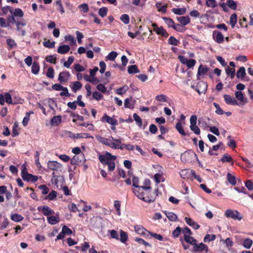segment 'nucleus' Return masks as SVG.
I'll return each mask as SVG.
<instances>
[{
    "mask_svg": "<svg viewBox=\"0 0 253 253\" xmlns=\"http://www.w3.org/2000/svg\"><path fill=\"white\" fill-rule=\"evenodd\" d=\"M97 140L104 145L108 146L113 149L123 150L127 148V144L122 143L121 139L115 138L111 136L109 138L103 137L100 135L96 136Z\"/></svg>",
    "mask_w": 253,
    "mask_h": 253,
    "instance_id": "obj_1",
    "label": "nucleus"
},
{
    "mask_svg": "<svg viewBox=\"0 0 253 253\" xmlns=\"http://www.w3.org/2000/svg\"><path fill=\"white\" fill-rule=\"evenodd\" d=\"M116 159L115 156L112 155L109 152H106L105 155H100L99 160L102 165L107 166L109 171H113L115 168V160Z\"/></svg>",
    "mask_w": 253,
    "mask_h": 253,
    "instance_id": "obj_2",
    "label": "nucleus"
},
{
    "mask_svg": "<svg viewBox=\"0 0 253 253\" xmlns=\"http://www.w3.org/2000/svg\"><path fill=\"white\" fill-rule=\"evenodd\" d=\"M21 177L24 180L27 181H31L35 182L38 180V176L33 175L32 174L28 173L27 170L26 166L25 164H23L21 166Z\"/></svg>",
    "mask_w": 253,
    "mask_h": 253,
    "instance_id": "obj_3",
    "label": "nucleus"
},
{
    "mask_svg": "<svg viewBox=\"0 0 253 253\" xmlns=\"http://www.w3.org/2000/svg\"><path fill=\"white\" fill-rule=\"evenodd\" d=\"M225 215L227 218L239 221L243 218L242 215L237 210L228 209L225 212Z\"/></svg>",
    "mask_w": 253,
    "mask_h": 253,
    "instance_id": "obj_4",
    "label": "nucleus"
},
{
    "mask_svg": "<svg viewBox=\"0 0 253 253\" xmlns=\"http://www.w3.org/2000/svg\"><path fill=\"white\" fill-rule=\"evenodd\" d=\"M197 117L196 115H192L190 118V128L196 135L200 134V129L197 126Z\"/></svg>",
    "mask_w": 253,
    "mask_h": 253,
    "instance_id": "obj_5",
    "label": "nucleus"
},
{
    "mask_svg": "<svg viewBox=\"0 0 253 253\" xmlns=\"http://www.w3.org/2000/svg\"><path fill=\"white\" fill-rule=\"evenodd\" d=\"M208 251V247L202 243L199 244L196 243L194 245L193 250H192L193 253H207Z\"/></svg>",
    "mask_w": 253,
    "mask_h": 253,
    "instance_id": "obj_6",
    "label": "nucleus"
},
{
    "mask_svg": "<svg viewBox=\"0 0 253 253\" xmlns=\"http://www.w3.org/2000/svg\"><path fill=\"white\" fill-rule=\"evenodd\" d=\"M137 194V198L143 201L150 203L155 201L156 197L158 195V194L157 193H151L149 195H142L140 194Z\"/></svg>",
    "mask_w": 253,
    "mask_h": 253,
    "instance_id": "obj_7",
    "label": "nucleus"
},
{
    "mask_svg": "<svg viewBox=\"0 0 253 253\" xmlns=\"http://www.w3.org/2000/svg\"><path fill=\"white\" fill-rule=\"evenodd\" d=\"M47 165L48 169L54 171L58 170L62 168V165L57 161H48Z\"/></svg>",
    "mask_w": 253,
    "mask_h": 253,
    "instance_id": "obj_8",
    "label": "nucleus"
},
{
    "mask_svg": "<svg viewBox=\"0 0 253 253\" xmlns=\"http://www.w3.org/2000/svg\"><path fill=\"white\" fill-rule=\"evenodd\" d=\"M193 174H194V170L189 169H182L179 172L181 177L184 179L191 178Z\"/></svg>",
    "mask_w": 253,
    "mask_h": 253,
    "instance_id": "obj_9",
    "label": "nucleus"
},
{
    "mask_svg": "<svg viewBox=\"0 0 253 253\" xmlns=\"http://www.w3.org/2000/svg\"><path fill=\"white\" fill-rule=\"evenodd\" d=\"M152 26L153 27V31L156 32L157 34L161 35L165 37L168 36V34L162 27H159L155 23H153Z\"/></svg>",
    "mask_w": 253,
    "mask_h": 253,
    "instance_id": "obj_10",
    "label": "nucleus"
},
{
    "mask_svg": "<svg viewBox=\"0 0 253 253\" xmlns=\"http://www.w3.org/2000/svg\"><path fill=\"white\" fill-rule=\"evenodd\" d=\"M38 210L39 211H42L44 215L47 216H48L49 215L53 214L54 213V211L51 210L47 206L39 207L38 208Z\"/></svg>",
    "mask_w": 253,
    "mask_h": 253,
    "instance_id": "obj_11",
    "label": "nucleus"
},
{
    "mask_svg": "<svg viewBox=\"0 0 253 253\" xmlns=\"http://www.w3.org/2000/svg\"><path fill=\"white\" fill-rule=\"evenodd\" d=\"M85 161L84 156L83 154L75 155L71 160V164L73 165H79Z\"/></svg>",
    "mask_w": 253,
    "mask_h": 253,
    "instance_id": "obj_12",
    "label": "nucleus"
},
{
    "mask_svg": "<svg viewBox=\"0 0 253 253\" xmlns=\"http://www.w3.org/2000/svg\"><path fill=\"white\" fill-rule=\"evenodd\" d=\"M70 76V73L68 71L62 72L59 74L58 80L60 83L66 82L69 79Z\"/></svg>",
    "mask_w": 253,
    "mask_h": 253,
    "instance_id": "obj_13",
    "label": "nucleus"
},
{
    "mask_svg": "<svg viewBox=\"0 0 253 253\" xmlns=\"http://www.w3.org/2000/svg\"><path fill=\"white\" fill-rule=\"evenodd\" d=\"M69 136L72 138L79 139L88 138L91 137L88 133H73L71 132H69Z\"/></svg>",
    "mask_w": 253,
    "mask_h": 253,
    "instance_id": "obj_14",
    "label": "nucleus"
},
{
    "mask_svg": "<svg viewBox=\"0 0 253 253\" xmlns=\"http://www.w3.org/2000/svg\"><path fill=\"white\" fill-rule=\"evenodd\" d=\"M151 187L150 186H139L138 189H135L133 190V192L134 195L137 197V194H140L142 195H145L146 193L144 192V191H147L148 190L150 189Z\"/></svg>",
    "mask_w": 253,
    "mask_h": 253,
    "instance_id": "obj_15",
    "label": "nucleus"
},
{
    "mask_svg": "<svg viewBox=\"0 0 253 253\" xmlns=\"http://www.w3.org/2000/svg\"><path fill=\"white\" fill-rule=\"evenodd\" d=\"M213 38L214 41L218 43H222L223 42V35L220 32L214 31L213 33Z\"/></svg>",
    "mask_w": 253,
    "mask_h": 253,
    "instance_id": "obj_16",
    "label": "nucleus"
},
{
    "mask_svg": "<svg viewBox=\"0 0 253 253\" xmlns=\"http://www.w3.org/2000/svg\"><path fill=\"white\" fill-rule=\"evenodd\" d=\"M223 97L225 102L227 104L232 105H238L237 101L234 97H231V96L227 94L224 95Z\"/></svg>",
    "mask_w": 253,
    "mask_h": 253,
    "instance_id": "obj_17",
    "label": "nucleus"
},
{
    "mask_svg": "<svg viewBox=\"0 0 253 253\" xmlns=\"http://www.w3.org/2000/svg\"><path fill=\"white\" fill-rule=\"evenodd\" d=\"M47 220L49 223L51 225H54L58 223L60 221V217L58 214L56 215L48 216L47 217Z\"/></svg>",
    "mask_w": 253,
    "mask_h": 253,
    "instance_id": "obj_18",
    "label": "nucleus"
},
{
    "mask_svg": "<svg viewBox=\"0 0 253 253\" xmlns=\"http://www.w3.org/2000/svg\"><path fill=\"white\" fill-rule=\"evenodd\" d=\"M102 121H106L108 124L113 126H115L118 124L117 121L116 119L112 117H110V116H108L106 114L103 116V117L102 118Z\"/></svg>",
    "mask_w": 253,
    "mask_h": 253,
    "instance_id": "obj_19",
    "label": "nucleus"
},
{
    "mask_svg": "<svg viewBox=\"0 0 253 253\" xmlns=\"http://www.w3.org/2000/svg\"><path fill=\"white\" fill-rule=\"evenodd\" d=\"M209 71V68L203 65H200L198 69L197 77L205 75Z\"/></svg>",
    "mask_w": 253,
    "mask_h": 253,
    "instance_id": "obj_20",
    "label": "nucleus"
},
{
    "mask_svg": "<svg viewBox=\"0 0 253 253\" xmlns=\"http://www.w3.org/2000/svg\"><path fill=\"white\" fill-rule=\"evenodd\" d=\"M135 231L138 234L146 236H148V233H149V231H147L143 227L140 225L135 226Z\"/></svg>",
    "mask_w": 253,
    "mask_h": 253,
    "instance_id": "obj_21",
    "label": "nucleus"
},
{
    "mask_svg": "<svg viewBox=\"0 0 253 253\" xmlns=\"http://www.w3.org/2000/svg\"><path fill=\"white\" fill-rule=\"evenodd\" d=\"M185 221L189 226L192 227L195 229H197L200 227V226L190 218L185 217Z\"/></svg>",
    "mask_w": 253,
    "mask_h": 253,
    "instance_id": "obj_22",
    "label": "nucleus"
},
{
    "mask_svg": "<svg viewBox=\"0 0 253 253\" xmlns=\"http://www.w3.org/2000/svg\"><path fill=\"white\" fill-rule=\"evenodd\" d=\"M70 49V47L69 45L64 44L59 46L57 52L60 54H63L68 52Z\"/></svg>",
    "mask_w": 253,
    "mask_h": 253,
    "instance_id": "obj_23",
    "label": "nucleus"
},
{
    "mask_svg": "<svg viewBox=\"0 0 253 253\" xmlns=\"http://www.w3.org/2000/svg\"><path fill=\"white\" fill-rule=\"evenodd\" d=\"M70 86L72 88V91L76 92L77 90L82 88V84L80 82L77 81L72 83Z\"/></svg>",
    "mask_w": 253,
    "mask_h": 253,
    "instance_id": "obj_24",
    "label": "nucleus"
},
{
    "mask_svg": "<svg viewBox=\"0 0 253 253\" xmlns=\"http://www.w3.org/2000/svg\"><path fill=\"white\" fill-rule=\"evenodd\" d=\"M134 101L130 98H126L124 102V106L126 108L132 109L134 107Z\"/></svg>",
    "mask_w": 253,
    "mask_h": 253,
    "instance_id": "obj_25",
    "label": "nucleus"
},
{
    "mask_svg": "<svg viewBox=\"0 0 253 253\" xmlns=\"http://www.w3.org/2000/svg\"><path fill=\"white\" fill-rule=\"evenodd\" d=\"M253 244V241L252 239L246 238L243 240L242 245L245 248L249 249L251 248Z\"/></svg>",
    "mask_w": 253,
    "mask_h": 253,
    "instance_id": "obj_26",
    "label": "nucleus"
},
{
    "mask_svg": "<svg viewBox=\"0 0 253 253\" xmlns=\"http://www.w3.org/2000/svg\"><path fill=\"white\" fill-rule=\"evenodd\" d=\"M164 213L169 220L175 221L177 220V216L174 213L167 211H165Z\"/></svg>",
    "mask_w": 253,
    "mask_h": 253,
    "instance_id": "obj_27",
    "label": "nucleus"
},
{
    "mask_svg": "<svg viewBox=\"0 0 253 253\" xmlns=\"http://www.w3.org/2000/svg\"><path fill=\"white\" fill-rule=\"evenodd\" d=\"M177 20L180 24L184 26L190 22V18L188 16L179 17L177 18Z\"/></svg>",
    "mask_w": 253,
    "mask_h": 253,
    "instance_id": "obj_28",
    "label": "nucleus"
},
{
    "mask_svg": "<svg viewBox=\"0 0 253 253\" xmlns=\"http://www.w3.org/2000/svg\"><path fill=\"white\" fill-rule=\"evenodd\" d=\"M11 14L16 17H23L24 16V13L20 8H15L14 10L12 9V13Z\"/></svg>",
    "mask_w": 253,
    "mask_h": 253,
    "instance_id": "obj_29",
    "label": "nucleus"
},
{
    "mask_svg": "<svg viewBox=\"0 0 253 253\" xmlns=\"http://www.w3.org/2000/svg\"><path fill=\"white\" fill-rule=\"evenodd\" d=\"M5 102L8 104H13V97L12 93L10 94L9 92H6L4 94Z\"/></svg>",
    "mask_w": 253,
    "mask_h": 253,
    "instance_id": "obj_30",
    "label": "nucleus"
},
{
    "mask_svg": "<svg viewBox=\"0 0 253 253\" xmlns=\"http://www.w3.org/2000/svg\"><path fill=\"white\" fill-rule=\"evenodd\" d=\"M175 128L181 135H182L183 136H185L186 135V133H185V132L183 129V126H182L181 122H178L176 124Z\"/></svg>",
    "mask_w": 253,
    "mask_h": 253,
    "instance_id": "obj_31",
    "label": "nucleus"
},
{
    "mask_svg": "<svg viewBox=\"0 0 253 253\" xmlns=\"http://www.w3.org/2000/svg\"><path fill=\"white\" fill-rule=\"evenodd\" d=\"M13 104H22L23 100L14 92L12 93Z\"/></svg>",
    "mask_w": 253,
    "mask_h": 253,
    "instance_id": "obj_32",
    "label": "nucleus"
},
{
    "mask_svg": "<svg viewBox=\"0 0 253 253\" xmlns=\"http://www.w3.org/2000/svg\"><path fill=\"white\" fill-rule=\"evenodd\" d=\"M128 73L130 74H133L138 73L139 72V70L138 69L136 65H131L128 67L127 68Z\"/></svg>",
    "mask_w": 253,
    "mask_h": 253,
    "instance_id": "obj_33",
    "label": "nucleus"
},
{
    "mask_svg": "<svg viewBox=\"0 0 253 253\" xmlns=\"http://www.w3.org/2000/svg\"><path fill=\"white\" fill-rule=\"evenodd\" d=\"M227 179L228 182L232 185H235L236 184V179L235 176L231 174L230 173H228L227 174Z\"/></svg>",
    "mask_w": 253,
    "mask_h": 253,
    "instance_id": "obj_34",
    "label": "nucleus"
},
{
    "mask_svg": "<svg viewBox=\"0 0 253 253\" xmlns=\"http://www.w3.org/2000/svg\"><path fill=\"white\" fill-rule=\"evenodd\" d=\"M183 240L187 243L192 245L193 246H194V245L197 242L196 240L195 239H194L193 237H191V235L186 236V237L185 238H184Z\"/></svg>",
    "mask_w": 253,
    "mask_h": 253,
    "instance_id": "obj_35",
    "label": "nucleus"
},
{
    "mask_svg": "<svg viewBox=\"0 0 253 253\" xmlns=\"http://www.w3.org/2000/svg\"><path fill=\"white\" fill-rule=\"evenodd\" d=\"M237 22V15L236 14H232L230 17V24L232 28H234Z\"/></svg>",
    "mask_w": 253,
    "mask_h": 253,
    "instance_id": "obj_36",
    "label": "nucleus"
},
{
    "mask_svg": "<svg viewBox=\"0 0 253 253\" xmlns=\"http://www.w3.org/2000/svg\"><path fill=\"white\" fill-rule=\"evenodd\" d=\"M128 239V236L127 233L124 231L122 230H120V238L119 239L120 241L123 243H125Z\"/></svg>",
    "mask_w": 253,
    "mask_h": 253,
    "instance_id": "obj_37",
    "label": "nucleus"
},
{
    "mask_svg": "<svg viewBox=\"0 0 253 253\" xmlns=\"http://www.w3.org/2000/svg\"><path fill=\"white\" fill-rule=\"evenodd\" d=\"M246 75L245 68L244 67L240 68L237 72L236 76L238 78H243Z\"/></svg>",
    "mask_w": 253,
    "mask_h": 253,
    "instance_id": "obj_38",
    "label": "nucleus"
},
{
    "mask_svg": "<svg viewBox=\"0 0 253 253\" xmlns=\"http://www.w3.org/2000/svg\"><path fill=\"white\" fill-rule=\"evenodd\" d=\"M225 71L226 74L230 76V78L232 79L234 78L235 76V69L233 68H230L229 67H227L225 69Z\"/></svg>",
    "mask_w": 253,
    "mask_h": 253,
    "instance_id": "obj_39",
    "label": "nucleus"
},
{
    "mask_svg": "<svg viewBox=\"0 0 253 253\" xmlns=\"http://www.w3.org/2000/svg\"><path fill=\"white\" fill-rule=\"evenodd\" d=\"M11 219L15 222H19L23 219V217L19 214L14 213L11 215Z\"/></svg>",
    "mask_w": 253,
    "mask_h": 253,
    "instance_id": "obj_40",
    "label": "nucleus"
},
{
    "mask_svg": "<svg viewBox=\"0 0 253 253\" xmlns=\"http://www.w3.org/2000/svg\"><path fill=\"white\" fill-rule=\"evenodd\" d=\"M172 11L175 14L183 15L185 13L186 10L184 7L179 8H174L172 9Z\"/></svg>",
    "mask_w": 253,
    "mask_h": 253,
    "instance_id": "obj_41",
    "label": "nucleus"
},
{
    "mask_svg": "<svg viewBox=\"0 0 253 253\" xmlns=\"http://www.w3.org/2000/svg\"><path fill=\"white\" fill-rule=\"evenodd\" d=\"M163 19L169 27H172L173 29L177 30L176 27L174 26V23L173 21L171 19L166 17H164Z\"/></svg>",
    "mask_w": 253,
    "mask_h": 253,
    "instance_id": "obj_42",
    "label": "nucleus"
},
{
    "mask_svg": "<svg viewBox=\"0 0 253 253\" xmlns=\"http://www.w3.org/2000/svg\"><path fill=\"white\" fill-rule=\"evenodd\" d=\"M114 206L115 208L117 213L118 215H121V203L119 201L115 200L114 202Z\"/></svg>",
    "mask_w": 253,
    "mask_h": 253,
    "instance_id": "obj_43",
    "label": "nucleus"
},
{
    "mask_svg": "<svg viewBox=\"0 0 253 253\" xmlns=\"http://www.w3.org/2000/svg\"><path fill=\"white\" fill-rule=\"evenodd\" d=\"M61 121V117L59 116H54L51 120V123L52 125L57 126L58 125Z\"/></svg>",
    "mask_w": 253,
    "mask_h": 253,
    "instance_id": "obj_44",
    "label": "nucleus"
},
{
    "mask_svg": "<svg viewBox=\"0 0 253 253\" xmlns=\"http://www.w3.org/2000/svg\"><path fill=\"white\" fill-rule=\"evenodd\" d=\"M226 4L232 9L235 10L237 9V3L233 0H227Z\"/></svg>",
    "mask_w": 253,
    "mask_h": 253,
    "instance_id": "obj_45",
    "label": "nucleus"
},
{
    "mask_svg": "<svg viewBox=\"0 0 253 253\" xmlns=\"http://www.w3.org/2000/svg\"><path fill=\"white\" fill-rule=\"evenodd\" d=\"M215 239V235L214 234H207L204 238V241L205 243H209L211 241L214 240Z\"/></svg>",
    "mask_w": 253,
    "mask_h": 253,
    "instance_id": "obj_46",
    "label": "nucleus"
},
{
    "mask_svg": "<svg viewBox=\"0 0 253 253\" xmlns=\"http://www.w3.org/2000/svg\"><path fill=\"white\" fill-rule=\"evenodd\" d=\"M40 70V66L37 62H34L32 66V72L36 75L37 74Z\"/></svg>",
    "mask_w": 253,
    "mask_h": 253,
    "instance_id": "obj_47",
    "label": "nucleus"
},
{
    "mask_svg": "<svg viewBox=\"0 0 253 253\" xmlns=\"http://www.w3.org/2000/svg\"><path fill=\"white\" fill-rule=\"evenodd\" d=\"M128 89V87L126 85H124L123 87L118 88L116 90V93L120 95L125 93Z\"/></svg>",
    "mask_w": 253,
    "mask_h": 253,
    "instance_id": "obj_48",
    "label": "nucleus"
},
{
    "mask_svg": "<svg viewBox=\"0 0 253 253\" xmlns=\"http://www.w3.org/2000/svg\"><path fill=\"white\" fill-rule=\"evenodd\" d=\"M133 117L136 122V125L139 127H141L142 125L141 118L136 113L133 114Z\"/></svg>",
    "mask_w": 253,
    "mask_h": 253,
    "instance_id": "obj_49",
    "label": "nucleus"
},
{
    "mask_svg": "<svg viewBox=\"0 0 253 253\" xmlns=\"http://www.w3.org/2000/svg\"><path fill=\"white\" fill-rule=\"evenodd\" d=\"M118 54L115 51H111L109 54L106 57L107 60L110 61H114L116 58Z\"/></svg>",
    "mask_w": 253,
    "mask_h": 253,
    "instance_id": "obj_50",
    "label": "nucleus"
},
{
    "mask_svg": "<svg viewBox=\"0 0 253 253\" xmlns=\"http://www.w3.org/2000/svg\"><path fill=\"white\" fill-rule=\"evenodd\" d=\"M65 40L68 41L71 45H74L76 44V41L74 37L72 35H68L65 37Z\"/></svg>",
    "mask_w": 253,
    "mask_h": 253,
    "instance_id": "obj_51",
    "label": "nucleus"
},
{
    "mask_svg": "<svg viewBox=\"0 0 253 253\" xmlns=\"http://www.w3.org/2000/svg\"><path fill=\"white\" fill-rule=\"evenodd\" d=\"M108 233H110V237L113 239L116 240H119V235L117 232L115 230H109Z\"/></svg>",
    "mask_w": 253,
    "mask_h": 253,
    "instance_id": "obj_52",
    "label": "nucleus"
},
{
    "mask_svg": "<svg viewBox=\"0 0 253 253\" xmlns=\"http://www.w3.org/2000/svg\"><path fill=\"white\" fill-rule=\"evenodd\" d=\"M121 20L125 24H127L129 23V17L126 14H124L120 17Z\"/></svg>",
    "mask_w": 253,
    "mask_h": 253,
    "instance_id": "obj_53",
    "label": "nucleus"
},
{
    "mask_svg": "<svg viewBox=\"0 0 253 253\" xmlns=\"http://www.w3.org/2000/svg\"><path fill=\"white\" fill-rule=\"evenodd\" d=\"M154 179L157 183H159L160 182L164 181V178L161 173H156L154 175Z\"/></svg>",
    "mask_w": 253,
    "mask_h": 253,
    "instance_id": "obj_54",
    "label": "nucleus"
},
{
    "mask_svg": "<svg viewBox=\"0 0 253 253\" xmlns=\"http://www.w3.org/2000/svg\"><path fill=\"white\" fill-rule=\"evenodd\" d=\"M236 98L240 101H243L244 99V96L243 93L241 91H237L235 93Z\"/></svg>",
    "mask_w": 253,
    "mask_h": 253,
    "instance_id": "obj_55",
    "label": "nucleus"
},
{
    "mask_svg": "<svg viewBox=\"0 0 253 253\" xmlns=\"http://www.w3.org/2000/svg\"><path fill=\"white\" fill-rule=\"evenodd\" d=\"M1 11V14L3 15L7 14L8 12H10V13L11 14V13H12V8H11L9 6H5L2 8Z\"/></svg>",
    "mask_w": 253,
    "mask_h": 253,
    "instance_id": "obj_56",
    "label": "nucleus"
},
{
    "mask_svg": "<svg viewBox=\"0 0 253 253\" xmlns=\"http://www.w3.org/2000/svg\"><path fill=\"white\" fill-rule=\"evenodd\" d=\"M156 6L159 11L164 13L167 11V6L166 5H162L161 3H156Z\"/></svg>",
    "mask_w": 253,
    "mask_h": 253,
    "instance_id": "obj_57",
    "label": "nucleus"
},
{
    "mask_svg": "<svg viewBox=\"0 0 253 253\" xmlns=\"http://www.w3.org/2000/svg\"><path fill=\"white\" fill-rule=\"evenodd\" d=\"M182 228L179 227H177L172 232V236L173 238H176L178 237L179 234L181 233Z\"/></svg>",
    "mask_w": 253,
    "mask_h": 253,
    "instance_id": "obj_58",
    "label": "nucleus"
},
{
    "mask_svg": "<svg viewBox=\"0 0 253 253\" xmlns=\"http://www.w3.org/2000/svg\"><path fill=\"white\" fill-rule=\"evenodd\" d=\"M213 104L214 106L215 107V108L216 109V110L215 111V113L217 114L223 115L224 113V112L220 107L219 105L217 103L214 102Z\"/></svg>",
    "mask_w": 253,
    "mask_h": 253,
    "instance_id": "obj_59",
    "label": "nucleus"
},
{
    "mask_svg": "<svg viewBox=\"0 0 253 253\" xmlns=\"http://www.w3.org/2000/svg\"><path fill=\"white\" fill-rule=\"evenodd\" d=\"M169 43L173 45H177L179 43V42L174 37L171 36L169 39Z\"/></svg>",
    "mask_w": 253,
    "mask_h": 253,
    "instance_id": "obj_60",
    "label": "nucleus"
},
{
    "mask_svg": "<svg viewBox=\"0 0 253 253\" xmlns=\"http://www.w3.org/2000/svg\"><path fill=\"white\" fill-rule=\"evenodd\" d=\"M196 63V61L195 59H188L185 65L188 68H192L195 65Z\"/></svg>",
    "mask_w": 253,
    "mask_h": 253,
    "instance_id": "obj_61",
    "label": "nucleus"
},
{
    "mask_svg": "<svg viewBox=\"0 0 253 253\" xmlns=\"http://www.w3.org/2000/svg\"><path fill=\"white\" fill-rule=\"evenodd\" d=\"M220 161L222 162H231L232 159L231 157L228 155L225 154L223 156L222 158L220 159Z\"/></svg>",
    "mask_w": 253,
    "mask_h": 253,
    "instance_id": "obj_62",
    "label": "nucleus"
},
{
    "mask_svg": "<svg viewBox=\"0 0 253 253\" xmlns=\"http://www.w3.org/2000/svg\"><path fill=\"white\" fill-rule=\"evenodd\" d=\"M74 58L73 56H70L68 57L67 61H65L64 63V65L65 67L67 68H69L70 65L74 61Z\"/></svg>",
    "mask_w": 253,
    "mask_h": 253,
    "instance_id": "obj_63",
    "label": "nucleus"
},
{
    "mask_svg": "<svg viewBox=\"0 0 253 253\" xmlns=\"http://www.w3.org/2000/svg\"><path fill=\"white\" fill-rule=\"evenodd\" d=\"M93 98L97 101L100 100L103 98V95L98 91H94L92 93Z\"/></svg>",
    "mask_w": 253,
    "mask_h": 253,
    "instance_id": "obj_64",
    "label": "nucleus"
}]
</instances>
